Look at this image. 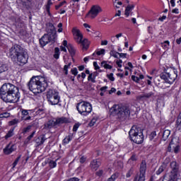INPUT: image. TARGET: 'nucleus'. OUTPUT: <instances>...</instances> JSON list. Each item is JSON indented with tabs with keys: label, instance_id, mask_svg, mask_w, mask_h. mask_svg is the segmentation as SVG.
I'll list each match as a JSON object with an SVG mask.
<instances>
[{
	"label": "nucleus",
	"instance_id": "nucleus-1",
	"mask_svg": "<svg viewBox=\"0 0 181 181\" xmlns=\"http://www.w3.org/2000/svg\"><path fill=\"white\" fill-rule=\"evenodd\" d=\"M0 97L4 103H18L21 98L19 88L12 83H4L0 88Z\"/></svg>",
	"mask_w": 181,
	"mask_h": 181
},
{
	"label": "nucleus",
	"instance_id": "nucleus-2",
	"mask_svg": "<svg viewBox=\"0 0 181 181\" xmlns=\"http://www.w3.org/2000/svg\"><path fill=\"white\" fill-rule=\"evenodd\" d=\"M47 77L45 76H33L28 83L30 91H32L33 94H40L43 91L46 90L48 86Z\"/></svg>",
	"mask_w": 181,
	"mask_h": 181
},
{
	"label": "nucleus",
	"instance_id": "nucleus-3",
	"mask_svg": "<svg viewBox=\"0 0 181 181\" xmlns=\"http://www.w3.org/2000/svg\"><path fill=\"white\" fill-rule=\"evenodd\" d=\"M47 30L48 34H45L40 39V45H41L42 47L46 46V45L50 43V42L53 43L54 40L57 39L56 28H54L53 24H49Z\"/></svg>",
	"mask_w": 181,
	"mask_h": 181
},
{
	"label": "nucleus",
	"instance_id": "nucleus-4",
	"mask_svg": "<svg viewBox=\"0 0 181 181\" xmlns=\"http://www.w3.org/2000/svg\"><path fill=\"white\" fill-rule=\"evenodd\" d=\"M110 112L117 117L119 119H125L131 114L129 108L126 106H119L114 105L110 108Z\"/></svg>",
	"mask_w": 181,
	"mask_h": 181
},
{
	"label": "nucleus",
	"instance_id": "nucleus-5",
	"mask_svg": "<svg viewBox=\"0 0 181 181\" xmlns=\"http://www.w3.org/2000/svg\"><path fill=\"white\" fill-rule=\"evenodd\" d=\"M142 129L137 126H133L129 132L131 141L134 144H141L144 142V133Z\"/></svg>",
	"mask_w": 181,
	"mask_h": 181
},
{
	"label": "nucleus",
	"instance_id": "nucleus-6",
	"mask_svg": "<svg viewBox=\"0 0 181 181\" xmlns=\"http://www.w3.org/2000/svg\"><path fill=\"white\" fill-rule=\"evenodd\" d=\"M76 110L81 115H88L93 111L91 104L86 101L77 103Z\"/></svg>",
	"mask_w": 181,
	"mask_h": 181
},
{
	"label": "nucleus",
	"instance_id": "nucleus-7",
	"mask_svg": "<svg viewBox=\"0 0 181 181\" xmlns=\"http://www.w3.org/2000/svg\"><path fill=\"white\" fill-rule=\"evenodd\" d=\"M47 101L50 103L52 105H57V103L60 102V96L59 93L53 89H49L47 92Z\"/></svg>",
	"mask_w": 181,
	"mask_h": 181
},
{
	"label": "nucleus",
	"instance_id": "nucleus-8",
	"mask_svg": "<svg viewBox=\"0 0 181 181\" xmlns=\"http://www.w3.org/2000/svg\"><path fill=\"white\" fill-rule=\"evenodd\" d=\"M176 77H177V74L173 71L163 72L160 74V78L161 80H164L165 83H168V84L175 83Z\"/></svg>",
	"mask_w": 181,
	"mask_h": 181
},
{
	"label": "nucleus",
	"instance_id": "nucleus-9",
	"mask_svg": "<svg viewBox=\"0 0 181 181\" xmlns=\"http://www.w3.org/2000/svg\"><path fill=\"white\" fill-rule=\"evenodd\" d=\"M23 48L21 45H14L9 50V57L12 60L16 61V58L22 53Z\"/></svg>",
	"mask_w": 181,
	"mask_h": 181
},
{
	"label": "nucleus",
	"instance_id": "nucleus-10",
	"mask_svg": "<svg viewBox=\"0 0 181 181\" xmlns=\"http://www.w3.org/2000/svg\"><path fill=\"white\" fill-rule=\"evenodd\" d=\"M100 12H103V8H101V6L98 5H94L89 11L88 15L92 19H94V18L98 16V13H100Z\"/></svg>",
	"mask_w": 181,
	"mask_h": 181
},
{
	"label": "nucleus",
	"instance_id": "nucleus-11",
	"mask_svg": "<svg viewBox=\"0 0 181 181\" xmlns=\"http://www.w3.org/2000/svg\"><path fill=\"white\" fill-rule=\"evenodd\" d=\"M28 59H29L28 52L23 49V52L20 54H18L16 60H18V63H21V64H26L28 63Z\"/></svg>",
	"mask_w": 181,
	"mask_h": 181
},
{
	"label": "nucleus",
	"instance_id": "nucleus-12",
	"mask_svg": "<svg viewBox=\"0 0 181 181\" xmlns=\"http://www.w3.org/2000/svg\"><path fill=\"white\" fill-rule=\"evenodd\" d=\"M72 33L74 40H76V42L78 44L81 43V41L83 40V34L80 30L77 29L76 28H74L72 29Z\"/></svg>",
	"mask_w": 181,
	"mask_h": 181
},
{
	"label": "nucleus",
	"instance_id": "nucleus-13",
	"mask_svg": "<svg viewBox=\"0 0 181 181\" xmlns=\"http://www.w3.org/2000/svg\"><path fill=\"white\" fill-rule=\"evenodd\" d=\"M170 168L172 169L170 175H174V177H177L179 175V164L176 161H173L170 163Z\"/></svg>",
	"mask_w": 181,
	"mask_h": 181
},
{
	"label": "nucleus",
	"instance_id": "nucleus-14",
	"mask_svg": "<svg viewBox=\"0 0 181 181\" xmlns=\"http://www.w3.org/2000/svg\"><path fill=\"white\" fill-rule=\"evenodd\" d=\"M100 166H101V161L100 160L95 159L90 162V167L95 172L98 170Z\"/></svg>",
	"mask_w": 181,
	"mask_h": 181
},
{
	"label": "nucleus",
	"instance_id": "nucleus-15",
	"mask_svg": "<svg viewBox=\"0 0 181 181\" xmlns=\"http://www.w3.org/2000/svg\"><path fill=\"white\" fill-rule=\"evenodd\" d=\"M180 148V147L178 144L175 145V144H173V141H171L168 148V152H172V151H173L175 153H178Z\"/></svg>",
	"mask_w": 181,
	"mask_h": 181
},
{
	"label": "nucleus",
	"instance_id": "nucleus-16",
	"mask_svg": "<svg viewBox=\"0 0 181 181\" xmlns=\"http://www.w3.org/2000/svg\"><path fill=\"white\" fill-rule=\"evenodd\" d=\"M16 148H15V145L8 144L6 147L4 149V153L5 155H11V152H14Z\"/></svg>",
	"mask_w": 181,
	"mask_h": 181
},
{
	"label": "nucleus",
	"instance_id": "nucleus-17",
	"mask_svg": "<svg viewBox=\"0 0 181 181\" xmlns=\"http://www.w3.org/2000/svg\"><path fill=\"white\" fill-rule=\"evenodd\" d=\"M146 173V162L143 160L140 164L139 175L145 176Z\"/></svg>",
	"mask_w": 181,
	"mask_h": 181
},
{
	"label": "nucleus",
	"instance_id": "nucleus-18",
	"mask_svg": "<svg viewBox=\"0 0 181 181\" xmlns=\"http://www.w3.org/2000/svg\"><path fill=\"white\" fill-rule=\"evenodd\" d=\"M21 115H23L22 119L24 121H29L31 119L32 117H30V114L29 113V110H22Z\"/></svg>",
	"mask_w": 181,
	"mask_h": 181
},
{
	"label": "nucleus",
	"instance_id": "nucleus-19",
	"mask_svg": "<svg viewBox=\"0 0 181 181\" xmlns=\"http://www.w3.org/2000/svg\"><path fill=\"white\" fill-rule=\"evenodd\" d=\"M45 141H46V137H45V135L40 136L35 139V142L37 146H40V145H43V144H45Z\"/></svg>",
	"mask_w": 181,
	"mask_h": 181
},
{
	"label": "nucleus",
	"instance_id": "nucleus-20",
	"mask_svg": "<svg viewBox=\"0 0 181 181\" xmlns=\"http://www.w3.org/2000/svg\"><path fill=\"white\" fill-rule=\"evenodd\" d=\"M56 126L54 120H49L44 125V129H51L53 127Z\"/></svg>",
	"mask_w": 181,
	"mask_h": 181
},
{
	"label": "nucleus",
	"instance_id": "nucleus-21",
	"mask_svg": "<svg viewBox=\"0 0 181 181\" xmlns=\"http://www.w3.org/2000/svg\"><path fill=\"white\" fill-rule=\"evenodd\" d=\"M64 122H67L66 117H59L54 121L55 125H60V124H64Z\"/></svg>",
	"mask_w": 181,
	"mask_h": 181
},
{
	"label": "nucleus",
	"instance_id": "nucleus-22",
	"mask_svg": "<svg viewBox=\"0 0 181 181\" xmlns=\"http://www.w3.org/2000/svg\"><path fill=\"white\" fill-rule=\"evenodd\" d=\"M134 8H135V6L134 5L127 6L125 9L124 15L126 16H129V13H131V11H132V9H134Z\"/></svg>",
	"mask_w": 181,
	"mask_h": 181
},
{
	"label": "nucleus",
	"instance_id": "nucleus-23",
	"mask_svg": "<svg viewBox=\"0 0 181 181\" xmlns=\"http://www.w3.org/2000/svg\"><path fill=\"white\" fill-rule=\"evenodd\" d=\"M81 45H82L83 49L87 50L88 49V46H90V42H88V40L84 39L81 42Z\"/></svg>",
	"mask_w": 181,
	"mask_h": 181
},
{
	"label": "nucleus",
	"instance_id": "nucleus-24",
	"mask_svg": "<svg viewBox=\"0 0 181 181\" xmlns=\"http://www.w3.org/2000/svg\"><path fill=\"white\" fill-rule=\"evenodd\" d=\"M175 175L170 174L168 177V175H164L162 181H175Z\"/></svg>",
	"mask_w": 181,
	"mask_h": 181
},
{
	"label": "nucleus",
	"instance_id": "nucleus-25",
	"mask_svg": "<svg viewBox=\"0 0 181 181\" xmlns=\"http://www.w3.org/2000/svg\"><path fill=\"white\" fill-rule=\"evenodd\" d=\"M170 136V130H165L163 133V141H167L168 138Z\"/></svg>",
	"mask_w": 181,
	"mask_h": 181
},
{
	"label": "nucleus",
	"instance_id": "nucleus-26",
	"mask_svg": "<svg viewBox=\"0 0 181 181\" xmlns=\"http://www.w3.org/2000/svg\"><path fill=\"white\" fill-rule=\"evenodd\" d=\"M134 181H145V175L137 174V176L134 177Z\"/></svg>",
	"mask_w": 181,
	"mask_h": 181
},
{
	"label": "nucleus",
	"instance_id": "nucleus-27",
	"mask_svg": "<svg viewBox=\"0 0 181 181\" xmlns=\"http://www.w3.org/2000/svg\"><path fill=\"white\" fill-rule=\"evenodd\" d=\"M4 71H8V66L0 63V74L1 73H4Z\"/></svg>",
	"mask_w": 181,
	"mask_h": 181
},
{
	"label": "nucleus",
	"instance_id": "nucleus-28",
	"mask_svg": "<svg viewBox=\"0 0 181 181\" xmlns=\"http://www.w3.org/2000/svg\"><path fill=\"white\" fill-rule=\"evenodd\" d=\"M67 49L70 53V54H71V56H74V54H76V49H74V47H73L71 45H68Z\"/></svg>",
	"mask_w": 181,
	"mask_h": 181
},
{
	"label": "nucleus",
	"instance_id": "nucleus-29",
	"mask_svg": "<svg viewBox=\"0 0 181 181\" xmlns=\"http://www.w3.org/2000/svg\"><path fill=\"white\" fill-rule=\"evenodd\" d=\"M102 67H104L105 69H109V70H111L112 69V66L108 64H107V62L103 61L101 62Z\"/></svg>",
	"mask_w": 181,
	"mask_h": 181
},
{
	"label": "nucleus",
	"instance_id": "nucleus-30",
	"mask_svg": "<svg viewBox=\"0 0 181 181\" xmlns=\"http://www.w3.org/2000/svg\"><path fill=\"white\" fill-rule=\"evenodd\" d=\"M11 136H13V129H10L4 138L5 139H8V138H11Z\"/></svg>",
	"mask_w": 181,
	"mask_h": 181
},
{
	"label": "nucleus",
	"instance_id": "nucleus-31",
	"mask_svg": "<svg viewBox=\"0 0 181 181\" xmlns=\"http://www.w3.org/2000/svg\"><path fill=\"white\" fill-rule=\"evenodd\" d=\"M71 139H73V136H67L66 138L64 139L63 144L66 145V144H69V142H70V141H71Z\"/></svg>",
	"mask_w": 181,
	"mask_h": 181
},
{
	"label": "nucleus",
	"instance_id": "nucleus-32",
	"mask_svg": "<svg viewBox=\"0 0 181 181\" xmlns=\"http://www.w3.org/2000/svg\"><path fill=\"white\" fill-rule=\"evenodd\" d=\"M134 162H136V156L133 155L129 160H128V163H130V165H134Z\"/></svg>",
	"mask_w": 181,
	"mask_h": 181
},
{
	"label": "nucleus",
	"instance_id": "nucleus-33",
	"mask_svg": "<svg viewBox=\"0 0 181 181\" xmlns=\"http://www.w3.org/2000/svg\"><path fill=\"white\" fill-rule=\"evenodd\" d=\"M110 56H112V57H115V59H118V54H119V52L117 51L112 50L110 52Z\"/></svg>",
	"mask_w": 181,
	"mask_h": 181
},
{
	"label": "nucleus",
	"instance_id": "nucleus-34",
	"mask_svg": "<svg viewBox=\"0 0 181 181\" xmlns=\"http://www.w3.org/2000/svg\"><path fill=\"white\" fill-rule=\"evenodd\" d=\"M16 124H19V119H13V120L8 122V125L10 126L16 125Z\"/></svg>",
	"mask_w": 181,
	"mask_h": 181
},
{
	"label": "nucleus",
	"instance_id": "nucleus-35",
	"mask_svg": "<svg viewBox=\"0 0 181 181\" xmlns=\"http://www.w3.org/2000/svg\"><path fill=\"white\" fill-rule=\"evenodd\" d=\"M161 45H162V47H163V49H169V45H170L169 41L166 40V41L162 42Z\"/></svg>",
	"mask_w": 181,
	"mask_h": 181
},
{
	"label": "nucleus",
	"instance_id": "nucleus-36",
	"mask_svg": "<svg viewBox=\"0 0 181 181\" xmlns=\"http://www.w3.org/2000/svg\"><path fill=\"white\" fill-rule=\"evenodd\" d=\"M11 114L8 112H3L0 114V118H9Z\"/></svg>",
	"mask_w": 181,
	"mask_h": 181
},
{
	"label": "nucleus",
	"instance_id": "nucleus-37",
	"mask_svg": "<svg viewBox=\"0 0 181 181\" xmlns=\"http://www.w3.org/2000/svg\"><path fill=\"white\" fill-rule=\"evenodd\" d=\"M88 81H91V83H96L95 78L93 76L92 74H89L88 77Z\"/></svg>",
	"mask_w": 181,
	"mask_h": 181
},
{
	"label": "nucleus",
	"instance_id": "nucleus-38",
	"mask_svg": "<svg viewBox=\"0 0 181 181\" xmlns=\"http://www.w3.org/2000/svg\"><path fill=\"white\" fill-rule=\"evenodd\" d=\"M117 177H118V173H115L107 180V181H115Z\"/></svg>",
	"mask_w": 181,
	"mask_h": 181
},
{
	"label": "nucleus",
	"instance_id": "nucleus-39",
	"mask_svg": "<svg viewBox=\"0 0 181 181\" xmlns=\"http://www.w3.org/2000/svg\"><path fill=\"white\" fill-rule=\"evenodd\" d=\"M21 158H22V156L20 155L16 160L15 161L13 162V168H16V165H18L19 160H21Z\"/></svg>",
	"mask_w": 181,
	"mask_h": 181
},
{
	"label": "nucleus",
	"instance_id": "nucleus-40",
	"mask_svg": "<svg viewBox=\"0 0 181 181\" xmlns=\"http://www.w3.org/2000/svg\"><path fill=\"white\" fill-rule=\"evenodd\" d=\"M165 170V165H161L156 171V175H160Z\"/></svg>",
	"mask_w": 181,
	"mask_h": 181
},
{
	"label": "nucleus",
	"instance_id": "nucleus-41",
	"mask_svg": "<svg viewBox=\"0 0 181 181\" xmlns=\"http://www.w3.org/2000/svg\"><path fill=\"white\" fill-rule=\"evenodd\" d=\"M55 54H54V59H59V52H60V49L59 47H56L54 49Z\"/></svg>",
	"mask_w": 181,
	"mask_h": 181
},
{
	"label": "nucleus",
	"instance_id": "nucleus-42",
	"mask_svg": "<svg viewBox=\"0 0 181 181\" xmlns=\"http://www.w3.org/2000/svg\"><path fill=\"white\" fill-rule=\"evenodd\" d=\"M32 128V126H28L27 127H25L23 129V134H28V132H29V131H30Z\"/></svg>",
	"mask_w": 181,
	"mask_h": 181
},
{
	"label": "nucleus",
	"instance_id": "nucleus-43",
	"mask_svg": "<svg viewBox=\"0 0 181 181\" xmlns=\"http://www.w3.org/2000/svg\"><path fill=\"white\" fill-rule=\"evenodd\" d=\"M154 83L156 86H159V84H160V79L159 76H156L154 78Z\"/></svg>",
	"mask_w": 181,
	"mask_h": 181
},
{
	"label": "nucleus",
	"instance_id": "nucleus-44",
	"mask_svg": "<svg viewBox=\"0 0 181 181\" xmlns=\"http://www.w3.org/2000/svg\"><path fill=\"white\" fill-rule=\"evenodd\" d=\"M52 0H49L46 6V9L47 12H50V6L52 5Z\"/></svg>",
	"mask_w": 181,
	"mask_h": 181
},
{
	"label": "nucleus",
	"instance_id": "nucleus-45",
	"mask_svg": "<svg viewBox=\"0 0 181 181\" xmlns=\"http://www.w3.org/2000/svg\"><path fill=\"white\" fill-rule=\"evenodd\" d=\"M96 54L98 56H101L102 54H105V49H102L99 51H96Z\"/></svg>",
	"mask_w": 181,
	"mask_h": 181
},
{
	"label": "nucleus",
	"instance_id": "nucleus-46",
	"mask_svg": "<svg viewBox=\"0 0 181 181\" xmlns=\"http://www.w3.org/2000/svg\"><path fill=\"white\" fill-rule=\"evenodd\" d=\"M57 28H59V29H58L59 33H62V32H63V23H59L57 25Z\"/></svg>",
	"mask_w": 181,
	"mask_h": 181
},
{
	"label": "nucleus",
	"instance_id": "nucleus-47",
	"mask_svg": "<svg viewBox=\"0 0 181 181\" xmlns=\"http://www.w3.org/2000/svg\"><path fill=\"white\" fill-rule=\"evenodd\" d=\"M134 173V170L132 168H131L128 172L126 174V177H131V176H132Z\"/></svg>",
	"mask_w": 181,
	"mask_h": 181
},
{
	"label": "nucleus",
	"instance_id": "nucleus-48",
	"mask_svg": "<svg viewBox=\"0 0 181 181\" xmlns=\"http://www.w3.org/2000/svg\"><path fill=\"white\" fill-rule=\"evenodd\" d=\"M107 77L110 80V81H114L115 80V78H114V74L112 73L107 75Z\"/></svg>",
	"mask_w": 181,
	"mask_h": 181
},
{
	"label": "nucleus",
	"instance_id": "nucleus-49",
	"mask_svg": "<svg viewBox=\"0 0 181 181\" xmlns=\"http://www.w3.org/2000/svg\"><path fill=\"white\" fill-rule=\"evenodd\" d=\"M57 163H56V161H54V160H51L49 162V167L53 168H56Z\"/></svg>",
	"mask_w": 181,
	"mask_h": 181
},
{
	"label": "nucleus",
	"instance_id": "nucleus-50",
	"mask_svg": "<svg viewBox=\"0 0 181 181\" xmlns=\"http://www.w3.org/2000/svg\"><path fill=\"white\" fill-rule=\"evenodd\" d=\"M35 134H36V132H33V133L27 137V139H26L27 142H29V141H30V139L33 138V136H35Z\"/></svg>",
	"mask_w": 181,
	"mask_h": 181
},
{
	"label": "nucleus",
	"instance_id": "nucleus-51",
	"mask_svg": "<svg viewBox=\"0 0 181 181\" xmlns=\"http://www.w3.org/2000/svg\"><path fill=\"white\" fill-rule=\"evenodd\" d=\"M152 95H153V92H150L148 93H146V94H144V98H151V97H152Z\"/></svg>",
	"mask_w": 181,
	"mask_h": 181
},
{
	"label": "nucleus",
	"instance_id": "nucleus-52",
	"mask_svg": "<svg viewBox=\"0 0 181 181\" xmlns=\"http://www.w3.org/2000/svg\"><path fill=\"white\" fill-rule=\"evenodd\" d=\"M95 122H97V119L95 118L92 119L90 122L89 123L90 127H93V125L95 124Z\"/></svg>",
	"mask_w": 181,
	"mask_h": 181
},
{
	"label": "nucleus",
	"instance_id": "nucleus-53",
	"mask_svg": "<svg viewBox=\"0 0 181 181\" xmlns=\"http://www.w3.org/2000/svg\"><path fill=\"white\" fill-rule=\"evenodd\" d=\"M132 80L133 81H135L136 83H139V77L135 76H132Z\"/></svg>",
	"mask_w": 181,
	"mask_h": 181
},
{
	"label": "nucleus",
	"instance_id": "nucleus-54",
	"mask_svg": "<svg viewBox=\"0 0 181 181\" xmlns=\"http://www.w3.org/2000/svg\"><path fill=\"white\" fill-rule=\"evenodd\" d=\"M155 136H156V132H151L150 134V141H152Z\"/></svg>",
	"mask_w": 181,
	"mask_h": 181
},
{
	"label": "nucleus",
	"instance_id": "nucleus-55",
	"mask_svg": "<svg viewBox=\"0 0 181 181\" xmlns=\"http://www.w3.org/2000/svg\"><path fill=\"white\" fill-rule=\"evenodd\" d=\"M71 74H74V76H77V74H78V71H77V68H74L73 69H71Z\"/></svg>",
	"mask_w": 181,
	"mask_h": 181
},
{
	"label": "nucleus",
	"instance_id": "nucleus-56",
	"mask_svg": "<svg viewBox=\"0 0 181 181\" xmlns=\"http://www.w3.org/2000/svg\"><path fill=\"white\" fill-rule=\"evenodd\" d=\"M93 66L95 70H100V66H98V64H97V62H93Z\"/></svg>",
	"mask_w": 181,
	"mask_h": 181
},
{
	"label": "nucleus",
	"instance_id": "nucleus-57",
	"mask_svg": "<svg viewBox=\"0 0 181 181\" xmlns=\"http://www.w3.org/2000/svg\"><path fill=\"white\" fill-rule=\"evenodd\" d=\"M64 4H66V1L61 2L59 5L55 6L56 9H59V8H61V6H63Z\"/></svg>",
	"mask_w": 181,
	"mask_h": 181
},
{
	"label": "nucleus",
	"instance_id": "nucleus-58",
	"mask_svg": "<svg viewBox=\"0 0 181 181\" xmlns=\"http://www.w3.org/2000/svg\"><path fill=\"white\" fill-rule=\"evenodd\" d=\"M78 127H80V126L78 124H76L74 125V127H73L74 132H76L77 131V129H78Z\"/></svg>",
	"mask_w": 181,
	"mask_h": 181
},
{
	"label": "nucleus",
	"instance_id": "nucleus-59",
	"mask_svg": "<svg viewBox=\"0 0 181 181\" xmlns=\"http://www.w3.org/2000/svg\"><path fill=\"white\" fill-rule=\"evenodd\" d=\"M117 65L118 66V67H122V60H119V61H117Z\"/></svg>",
	"mask_w": 181,
	"mask_h": 181
},
{
	"label": "nucleus",
	"instance_id": "nucleus-60",
	"mask_svg": "<svg viewBox=\"0 0 181 181\" xmlns=\"http://www.w3.org/2000/svg\"><path fill=\"white\" fill-rule=\"evenodd\" d=\"M67 181H80V180L78 177H72L69 178Z\"/></svg>",
	"mask_w": 181,
	"mask_h": 181
},
{
	"label": "nucleus",
	"instance_id": "nucleus-61",
	"mask_svg": "<svg viewBox=\"0 0 181 181\" xmlns=\"http://www.w3.org/2000/svg\"><path fill=\"white\" fill-rule=\"evenodd\" d=\"M86 159H87V158H86V157L82 156V157L80 158V162H81V163H84V162H86Z\"/></svg>",
	"mask_w": 181,
	"mask_h": 181
},
{
	"label": "nucleus",
	"instance_id": "nucleus-62",
	"mask_svg": "<svg viewBox=\"0 0 181 181\" xmlns=\"http://www.w3.org/2000/svg\"><path fill=\"white\" fill-rule=\"evenodd\" d=\"M69 66L68 65H65L64 66V71H65V74H69V72H68V71H67V69H69Z\"/></svg>",
	"mask_w": 181,
	"mask_h": 181
},
{
	"label": "nucleus",
	"instance_id": "nucleus-63",
	"mask_svg": "<svg viewBox=\"0 0 181 181\" xmlns=\"http://www.w3.org/2000/svg\"><path fill=\"white\" fill-rule=\"evenodd\" d=\"M103 170H99V171H98V172L96 173V175H97L98 176H102V175H103Z\"/></svg>",
	"mask_w": 181,
	"mask_h": 181
},
{
	"label": "nucleus",
	"instance_id": "nucleus-64",
	"mask_svg": "<svg viewBox=\"0 0 181 181\" xmlns=\"http://www.w3.org/2000/svg\"><path fill=\"white\" fill-rule=\"evenodd\" d=\"M177 128L179 131H181V119L179 120V124H177Z\"/></svg>",
	"mask_w": 181,
	"mask_h": 181
}]
</instances>
